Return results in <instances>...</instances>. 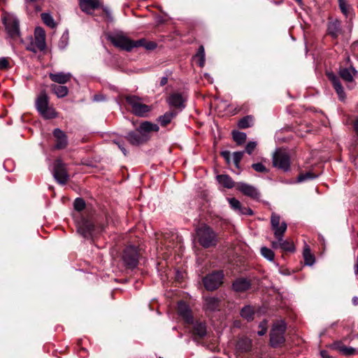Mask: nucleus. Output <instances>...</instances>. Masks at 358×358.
Segmentation results:
<instances>
[{"mask_svg":"<svg viewBox=\"0 0 358 358\" xmlns=\"http://www.w3.org/2000/svg\"><path fill=\"white\" fill-rule=\"evenodd\" d=\"M127 103L131 108L133 114L138 117H147L152 109L151 106L143 103L142 98L136 95L125 96Z\"/></svg>","mask_w":358,"mask_h":358,"instance_id":"1","label":"nucleus"},{"mask_svg":"<svg viewBox=\"0 0 358 358\" xmlns=\"http://www.w3.org/2000/svg\"><path fill=\"white\" fill-rule=\"evenodd\" d=\"M198 241L204 248L216 245L217 235L215 232L206 224H202L196 231Z\"/></svg>","mask_w":358,"mask_h":358,"instance_id":"2","label":"nucleus"},{"mask_svg":"<svg viewBox=\"0 0 358 358\" xmlns=\"http://www.w3.org/2000/svg\"><path fill=\"white\" fill-rule=\"evenodd\" d=\"M1 19L8 34L13 38H17L20 36V22L13 13L3 12Z\"/></svg>","mask_w":358,"mask_h":358,"instance_id":"3","label":"nucleus"},{"mask_svg":"<svg viewBox=\"0 0 358 358\" xmlns=\"http://www.w3.org/2000/svg\"><path fill=\"white\" fill-rule=\"evenodd\" d=\"M36 107L38 113L45 119L57 117L55 109L49 106L48 96L45 91L41 92L36 100Z\"/></svg>","mask_w":358,"mask_h":358,"instance_id":"4","label":"nucleus"},{"mask_svg":"<svg viewBox=\"0 0 358 358\" xmlns=\"http://www.w3.org/2000/svg\"><path fill=\"white\" fill-rule=\"evenodd\" d=\"M285 331L286 324L284 321H277L273 324L270 333V343L272 347H278L285 342Z\"/></svg>","mask_w":358,"mask_h":358,"instance_id":"5","label":"nucleus"},{"mask_svg":"<svg viewBox=\"0 0 358 358\" xmlns=\"http://www.w3.org/2000/svg\"><path fill=\"white\" fill-rule=\"evenodd\" d=\"M108 39L114 46L126 51H130L135 48V41L129 39L122 32L109 34Z\"/></svg>","mask_w":358,"mask_h":358,"instance_id":"6","label":"nucleus"},{"mask_svg":"<svg viewBox=\"0 0 358 358\" xmlns=\"http://www.w3.org/2000/svg\"><path fill=\"white\" fill-rule=\"evenodd\" d=\"M273 165L284 171L290 168V157L287 152L281 149L277 150L273 155Z\"/></svg>","mask_w":358,"mask_h":358,"instance_id":"7","label":"nucleus"},{"mask_svg":"<svg viewBox=\"0 0 358 358\" xmlns=\"http://www.w3.org/2000/svg\"><path fill=\"white\" fill-rule=\"evenodd\" d=\"M52 174L57 182L61 185H65L69 179L66 164L60 159H57L54 162Z\"/></svg>","mask_w":358,"mask_h":358,"instance_id":"8","label":"nucleus"},{"mask_svg":"<svg viewBox=\"0 0 358 358\" xmlns=\"http://www.w3.org/2000/svg\"><path fill=\"white\" fill-rule=\"evenodd\" d=\"M224 273L222 271H215L207 275L203 282L207 290L213 291L217 289L223 282Z\"/></svg>","mask_w":358,"mask_h":358,"instance_id":"9","label":"nucleus"},{"mask_svg":"<svg viewBox=\"0 0 358 358\" xmlns=\"http://www.w3.org/2000/svg\"><path fill=\"white\" fill-rule=\"evenodd\" d=\"M271 224L275 238L281 240L287 228L286 222L285 221L281 222L280 217L273 213L271 217Z\"/></svg>","mask_w":358,"mask_h":358,"instance_id":"10","label":"nucleus"},{"mask_svg":"<svg viewBox=\"0 0 358 358\" xmlns=\"http://www.w3.org/2000/svg\"><path fill=\"white\" fill-rule=\"evenodd\" d=\"M124 262L130 268H134L137 266L138 255L136 248L134 246L127 247L123 253L122 257Z\"/></svg>","mask_w":358,"mask_h":358,"instance_id":"11","label":"nucleus"},{"mask_svg":"<svg viewBox=\"0 0 358 358\" xmlns=\"http://www.w3.org/2000/svg\"><path fill=\"white\" fill-rule=\"evenodd\" d=\"M186 97L184 94L174 92L167 98V103L171 107L182 110L185 107Z\"/></svg>","mask_w":358,"mask_h":358,"instance_id":"12","label":"nucleus"},{"mask_svg":"<svg viewBox=\"0 0 358 358\" xmlns=\"http://www.w3.org/2000/svg\"><path fill=\"white\" fill-rule=\"evenodd\" d=\"M94 227L93 223L85 218L77 222L78 231L85 238H90L94 234Z\"/></svg>","mask_w":358,"mask_h":358,"instance_id":"13","label":"nucleus"},{"mask_svg":"<svg viewBox=\"0 0 358 358\" xmlns=\"http://www.w3.org/2000/svg\"><path fill=\"white\" fill-rule=\"evenodd\" d=\"M236 189L244 195L252 199H258L260 196V194L256 187L245 182H238Z\"/></svg>","mask_w":358,"mask_h":358,"instance_id":"14","label":"nucleus"},{"mask_svg":"<svg viewBox=\"0 0 358 358\" xmlns=\"http://www.w3.org/2000/svg\"><path fill=\"white\" fill-rule=\"evenodd\" d=\"M52 134L55 138V148L57 150L64 149L68 145L66 134L58 128L55 129Z\"/></svg>","mask_w":358,"mask_h":358,"instance_id":"15","label":"nucleus"},{"mask_svg":"<svg viewBox=\"0 0 358 358\" xmlns=\"http://www.w3.org/2000/svg\"><path fill=\"white\" fill-rule=\"evenodd\" d=\"M33 42L40 51L46 48L45 32L42 27H38L35 29Z\"/></svg>","mask_w":358,"mask_h":358,"instance_id":"16","label":"nucleus"},{"mask_svg":"<svg viewBox=\"0 0 358 358\" xmlns=\"http://www.w3.org/2000/svg\"><path fill=\"white\" fill-rule=\"evenodd\" d=\"M126 138L133 145H138L148 141L147 136L139 132L138 129L135 131L128 133Z\"/></svg>","mask_w":358,"mask_h":358,"instance_id":"17","label":"nucleus"},{"mask_svg":"<svg viewBox=\"0 0 358 358\" xmlns=\"http://www.w3.org/2000/svg\"><path fill=\"white\" fill-rule=\"evenodd\" d=\"M327 76L329 79L331 80L332 85L338 96L339 99L341 101H344L345 99L346 96L339 78L332 73H329L327 74Z\"/></svg>","mask_w":358,"mask_h":358,"instance_id":"18","label":"nucleus"},{"mask_svg":"<svg viewBox=\"0 0 358 358\" xmlns=\"http://www.w3.org/2000/svg\"><path fill=\"white\" fill-rule=\"evenodd\" d=\"M178 314L185 320L187 323H192L193 322L191 309L185 302H178Z\"/></svg>","mask_w":358,"mask_h":358,"instance_id":"19","label":"nucleus"},{"mask_svg":"<svg viewBox=\"0 0 358 358\" xmlns=\"http://www.w3.org/2000/svg\"><path fill=\"white\" fill-rule=\"evenodd\" d=\"M80 7L81 10L87 13H91V11L101 6L99 0H80Z\"/></svg>","mask_w":358,"mask_h":358,"instance_id":"20","label":"nucleus"},{"mask_svg":"<svg viewBox=\"0 0 358 358\" xmlns=\"http://www.w3.org/2000/svg\"><path fill=\"white\" fill-rule=\"evenodd\" d=\"M49 77L52 81L64 85L71 80L72 75L71 73L57 72L49 73Z\"/></svg>","mask_w":358,"mask_h":358,"instance_id":"21","label":"nucleus"},{"mask_svg":"<svg viewBox=\"0 0 358 358\" xmlns=\"http://www.w3.org/2000/svg\"><path fill=\"white\" fill-rule=\"evenodd\" d=\"M358 72L352 66L350 68L341 69L339 71V75L343 80L348 83H352L354 81V77Z\"/></svg>","mask_w":358,"mask_h":358,"instance_id":"22","label":"nucleus"},{"mask_svg":"<svg viewBox=\"0 0 358 358\" xmlns=\"http://www.w3.org/2000/svg\"><path fill=\"white\" fill-rule=\"evenodd\" d=\"M159 129V128L157 124L151 123L148 121H145L140 124L139 127L138 128V131L142 134H145L148 141L150 138L149 134L151 131H158Z\"/></svg>","mask_w":358,"mask_h":358,"instance_id":"23","label":"nucleus"},{"mask_svg":"<svg viewBox=\"0 0 358 358\" xmlns=\"http://www.w3.org/2000/svg\"><path fill=\"white\" fill-rule=\"evenodd\" d=\"M250 286V281L243 278L236 279L232 285L234 290L237 292H243L249 289Z\"/></svg>","mask_w":358,"mask_h":358,"instance_id":"24","label":"nucleus"},{"mask_svg":"<svg viewBox=\"0 0 358 358\" xmlns=\"http://www.w3.org/2000/svg\"><path fill=\"white\" fill-rule=\"evenodd\" d=\"M216 179L219 184L222 185L224 187L231 189L234 186V182L228 175H218L217 176Z\"/></svg>","mask_w":358,"mask_h":358,"instance_id":"25","label":"nucleus"},{"mask_svg":"<svg viewBox=\"0 0 358 358\" xmlns=\"http://www.w3.org/2000/svg\"><path fill=\"white\" fill-rule=\"evenodd\" d=\"M220 301L215 297H206L204 300V306L206 310L214 311L219 307Z\"/></svg>","mask_w":358,"mask_h":358,"instance_id":"26","label":"nucleus"},{"mask_svg":"<svg viewBox=\"0 0 358 358\" xmlns=\"http://www.w3.org/2000/svg\"><path fill=\"white\" fill-rule=\"evenodd\" d=\"M252 341L248 338H240L236 343V349L241 352H247L250 350Z\"/></svg>","mask_w":358,"mask_h":358,"instance_id":"27","label":"nucleus"},{"mask_svg":"<svg viewBox=\"0 0 358 358\" xmlns=\"http://www.w3.org/2000/svg\"><path fill=\"white\" fill-rule=\"evenodd\" d=\"M193 334L199 338H203L206 334V325L202 322H195L193 327Z\"/></svg>","mask_w":358,"mask_h":358,"instance_id":"28","label":"nucleus"},{"mask_svg":"<svg viewBox=\"0 0 358 358\" xmlns=\"http://www.w3.org/2000/svg\"><path fill=\"white\" fill-rule=\"evenodd\" d=\"M328 33L333 38H337L341 32V25L338 21L329 22L328 25Z\"/></svg>","mask_w":358,"mask_h":358,"instance_id":"29","label":"nucleus"},{"mask_svg":"<svg viewBox=\"0 0 358 358\" xmlns=\"http://www.w3.org/2000/svg\"><path fill=\"white\" fill-rule=\"evenodd\" d=\"M136 47H144L146 50H152L157 48V43L154 41H146L142 38L135 41V48Z\"/></svg>","mask_w":358,"mask_h":358,"instance_id":"30","label":"nucleus"},{"mask_svg":"<svg viewBox=\"0 0 358 358\" xmlns=\"http://www.w3.org/2000/svg\"><path fill=\"white\" fill-rule=\"evenodd\" d=\"M51 89L59 98H62L68 94L69 90L66 86L52 85Z\"/></svg>","mask_w":358,"mask_h":358,"instance_id":"31","label":"nucleus"},{"mask_svg":"<svg viewBox=\"0 0 358 358\" xmlns=\"http://www.w3.org/2000/svg\"><path fill=\"white\" fill-rule=\"evenodd\" d=\"M176 115L177 113L175 111L168 112L159 117V122L162 126L164 127L170 123L173 118L176 116Z\"/></svg>","mask_w":358,"mask_h":358,"instance_id":"32","label":"nucleus"},{"mask_svg":"<svg viewBox=\"0 0 358 358\" xmlns=\"http://www.w3.org/2000/svg\"><path fill=\"white\" fill-rule=\"evenodd\" d=\"M254 314V309L252 306H246L243 307L241 311V317L247 320L248 321L253 320Z\"/></svg>","mask_w":358,"mask_h":358,"instance_id":"33","label":"nucleus"},{"mask_svg":"<svg viewBox=\"0 0 358 358\" xmlns=\"http://www.w3.org/2000/svg\"><path fill=\"white\" fill-rule=\"evenodd\" d=\"M253 125V117L251 115H247L241 118L238 122V127L240 129H247Z\"/></svg>","mask_w":358,"mask_h":358,"instance_id":"34","label":"nucleus"},{"mask_svg":"<svg viewBox=\"0 0 358 358\" xmlns=\"http://www.w3.org/2000/svg\"><path fill=\"white\" fill-rule=\"evenodd\" d=\"M318 177V174L314 173L312 171H308L306 173H302L299 175L296 178L297 182H303L307 180H313Z\"/></svg>","mask_w":358,"mask_h":358,"instance_id":"35","label":"nucleus"},{"mask_svg":"<svg viewBox=\"0 0 358 358\" xmlns=\"http://www.w3.org/2000/svg\"><path fill=\"white\" fill-rule=\"evenodd\" d=\"M278 241H280V248L282 250L292 252H294L295 247L292 241L283 240V238H281V240Z\"/></svg>","mask_w":358,"mask_h":358,"instance_id":"36","label":"nucleus"},{"mask_svg":"<svg viewBox=\"0 0 358 358\" xmlns=\"http://www.w3.org/2000/svg\"><path fill=\"white\" fill-rule=\"evenodd\" d=\"M232 137L234 141L238 144V145H242L243 144L247 138V135L244 132H241L238 131H232Z\"/></svg>","mask_w":358,"mask_h":358,"instance_id":"37","label":"nucleus"},{"mask_svg":"<svg viewBox=\"0 0 358 358\" xmlns=\"http://www.w3.org/2000/svg\"><path fill=\"white\" fill-rule=\"evenodd\" d=\"M303 256L304 258V261L306 264L312 265L315 262V257L310 252V250L308 245L303 249Z\"/></svg>","mask_w":358,"mask_h":358,"instance_id":"38","label":"nucleus"},{"mask_svg":"<svg viewBox=\"0 0 358 358\" xmlns=\"http://www.w3.org/2000/svg\"><path fill=\"white\" fill-rule=\"evenodd\" d=\"M339 8L345 17H349L351 14L352 8L345 0H338Z\"/></svg>","mask_w":358,"mask_h":358,"instance_id":"39","label":"nucleus"},{"mask_svg":"<svg viewBox=\"0 0 358 358\" xmlns=\"http://www.w3.org/2000/svg\"><path fill=\"white\" fill-rule=\"evenodd\" d=\"M41 18L43 22L48 27L53 28L55 27L56 24L52 15L49 13H42Z\"/></svg>","mask_w":358,"mask_h":358,"instance_id":"40","label":"nucleus"},{"mask_svg":"<svg viewBox=\"0 0 358 358\" xmlns=\"http://www.w3.org/2000/svg\"><path fill=\"white\" fill-rule=\"evenodd\" d=\"M261 254L264 258H266L268 261H273L274 259V252H273L272 250L266 247H262L261 248Z\"/></svg>","mask_w":358,"mask_h":358,"instance_id":"41","label":"nucleus"},{"mask_svg":"<svg viewBox=\"0 0 358 358\" xmlns=\"http://www.w3.org/2000/svg\"><path fill=\"white\" fill-rule=\"evenodd\" d=\"M229 203L230 204V206L235 210L238 211V213L241 212L242 207L241 202L237 200L235 198H230L228 199Z\"/></svg>","mask_w":358,"mask_h":358,"instance_id":"42","label":"nucleus"},{"mask_svg":"<svg viewBox=\"0 0 358 358\" xmlns=\"http://www.w3.org/2000/svg\"><path fill=\"white\" fill-rule=\"evenodd\" d=\"M74 208L78 211L83 210L85 207V201L81 198H77L74 201Z\"/></svg>","mask_w":358,"mask_h":358,"instance_id":"43","label":"nucleus"},{"mask_svg":"<svg viewBox=\"0 0 358 358\" xmlns=\"http://www.w3.org/2000/svg\"><path fill=\"white\" fill-rule=\"evenodd\" d=\"M345 347V345L343 343L342 341H336L330 345V348L332 350L338 351L341 354L343 352V349H344Z\"/></svg>","mask_w":358,"mask_h":358,"instance_id":"44","label":"nucleus"},{"mask_svg":"<svg viewBox=\"0 0 358 358\" xmlns=\"http://www.w3.org/2000/svg\"><path fill=\"white\" fill-rule=\"evenodd\" d=\"M244 151L235 152L233 153V160L237 168H238L239 163L241 161Z\"/></svg>","mask_w":358,"mask_h":358,"instance_id":"45","label":"nucleus"},{"mask_svg":"<svg viewBox=\"0 0 358 358\" xmlns=\"http://www.w3.org/2000/svg\"><path fill=\"white\" fill-rule=\"evenodd\" d=\"M196 57H199V66H203L205 64V53H204V48L203 46H200L196 54Z\"/></svg>","mask_w":358,"mask_h":358,"instance_id":"46","label":"nucleus"},{"mask_svg":"<svg viewBox=\"0 0 358 358\" xmlns=\"http://www.w3.org/2000/svg\"><path fill=\"white\" fill-rule=\"evenodd\" d=\"M358 352L356 348H354L352 347H347L345 345V348L343 349V352L341 355H345V356H350L355 355Z\"/></svg>","mask_w":358,"mask_h":358,"instance_id":"47","label":"nucleus"},{"mask_svg":"<svg viewBox=\"0 0 358 358\" xmlns=\"http://www.w3.org/2000/svg\"><path fill=\"white\" fill-rule=\"evenodd\" d=\"M252 167L255 171L259 173H267L268 169L262 163H256L252 165Z\"/></svg>","mask_w":358,"mask_h":358,"instance_id":"48","label":"nucleus"},{"mask_svg":"<svg viewBox=\"0 0 358 358\" xmlns=\"http://www.w3.org/2000/svg\"><path fill=\"white\" fill-rule=\"evenodd\" d=\"M257 147V143L255 141H250L247 143L245 146V152L251 155L252 152L255 150Z\"/></svg>","mask_w":358,"mask_h":358,"instance_id":"49","label":"nucleus"},{"mask_svg":"<svg viewBox=\"0 0 358 358\" xmlns=\"http://www.w3.org/2000/svg\"><path fill=\"white\" fill-rule=\"evenodd\" d=\"M259 327L260 330L257 332L258 335L263 336L266 333L267 331V322L266 320L262 321Z\"/></svg>","mask_w":358,"mask_h":358,"instance_id":"50","label":"nucleus"},{"mask_svg":"<svg viewBox=\"0 0 358 358\" xmlns=\"http://www.w3.org/2000/svg\"><path fill=\"white\" fill-rule=\"evenodd\" d=\"M9 66V62L7 58L1 57L0 58V69H7Z\"/></svg>","mask_w":358,"mask_h":358,"instance_id":"51","label":"nucleus"},{"mask_svg":"<svg viewBox=\"0 0 358 358\" xmlns=\"http://www.w3.org/2000/svg\"><path fill=\"white\" fill-rule=\"evenodd\" d=\"M221 155L224 158L228 164L230 163L231 154L229 151H223L221 152Z\"/></svg>","mask_w":358,"mask_h":358,"instance_id":"52","label":"nucleus"},{"mask_svg":"<svg viewBox=\"0 0 358 358\" xmlns=\"http://www.w3.org/2000/svg\"><path fill=\"white\" fill-rule=\"evenodd\" d=\"M27 49L33 52H36L39 49L36 47V45L32 41L30 45L27 48Z\"/></svg>","mask_w":358,"mask_h":358,"instance_id":"53","label":"nucleus"},{"mask_svg":"<svg viewBox=\"0 0 358 358\" xmlns=\"http://www.w3.org/2000/svg\"><path fill=\"white\" fill-rule=\"evenodd\" d=\"M239 213L244 214V215H252V210L250 208H242V209Z\"/></svg>","mask_w":358,"mask_h":358,"instance_id":"54","label":"nucleus"},{"mask_svg":"<svg viewBox=\"0 0 358 358\" xmlns=\"http://www.w3.org/2000/svg\"><path fill=\"white\" fill-rule=\"evenodd\" d=\"M115 143H116L118 146V148L122 150V152H123V154L124 155H127V150L124 148L122 143H120V142H116V141H114Z\"/></svg>","mask_w":358,"mask_h":358,"instance_id":"55","label":"nucleus"},{"mask_svg":"<svg viewBox=\"0 0 358 358\" xmlns=\"http://www.w3.org/2000/svg\"><path fill=\"white\" fill-rule=\"evenodd\" d=\"M271 245L273 249H278L280 248V241L277 239L276 241H273L271 243Z\"/></svg>","mask_w":358,"mask_h":358,"instance_id":"56","label":"nucleus"},{"mask_svg":"<svg viewBox=\"0 0 358 358\" xmlns=\"http://www.w3.org/2000/svg\"><path fill=\"white\" fill-rule=\"evenodd\" d=\"M168 83V78L167 77H162L160 80V85L164 86L166 85Z\"/></svg>","mask_w":358,"mask_h":358,"instance_id":"57","label":"nucleus"},{"mask_svg":"<svg viewBox=\"0 0 358 358\" xmlns=\"http://www.w3.org/2000/svg\"><path fill=\"white\" fill-rule=\"evenodd\" d=\"M353 126L356 134L358 135V118L355 121Z\"/></svg>","mask_w":358,"mask_h":358,"instance_id":"58","label":"nucleus"},{"mask_svg":"<svg viewBox=\"0 0 358 358\" xmlns=\"http://www.w3.org/2000/svg\"><path fill=\"white\" fill-rule=\"evenodd\" d=\"M320 355L323 358H329V356L328 355V352L325 350H322L320 352Z\"/></svg>","mask_w":358,"mask_h":358,"instance_id":"59","label":"nucleus"},{"mask_svg":"<svg viewBox=\"0 0 358 358\" xmlns=\"http://www.w3.org/2000/svg\"><path fill=\"white\" fill-rule=\"evenodd\" d=\"M204 77L206 80H208L210 83H213V80H212V78L210 77V74L208 73H205L204 74Z\"/></svg>","mask_w":358,"mask_h":358,"instance_id":"60","label":"nucleus"},{"mask_svg":"<svg viewBox=\"0 0 358 358\" xmlns=\"http://www.w3.org/2000/svg\"><path fill=\"white\" fill-rule=\"evenodd\" d=\"M355 273L357 275H358V255H357V263L355 266Z\"/></svg>","mask_w":358,"mask_h":358,"instance_id":"61","label":"nucleus"},{"mask_svg":"<svg viewBox=\"0 0 358 358\" xmlns=\"http://www.w3.org/2000/svg\"><path fill=\"white\" fill-rule=\"evenodd\" d=\"M352 303L354 305H358V297L357 296H354L352 298Z\"/></svg>","mask_w":358,"mask_h":358,"instance_id":"62","label":"nucleus"},{"mask_svg":"<svg viewBox=\"0 0 358 358\" xmlns=\"http://www.w3.org/2000/svg\"><path fill=\"white\" fill-rule=\"evenodd\" d=\"M27 4L36 2L37 0H24Z\"/></svg>","mask_w":358,"mask_h":358,"instance_id":"63","label":"nucleus"},{"mask_svg":"<svg viewBox=\"0 0 358 358\" xmlns=\"http://www.w3.org/2000/svg\"><path fill=\"white\" fill-rule=\"evenodd\" d=\"M296 2L298 3V4L301 5L302 4V0H294Z\"/></svg>","mask_w":358,"mask_h":358,"instance_id":"64","label":"nucleus"}]
</instances>
